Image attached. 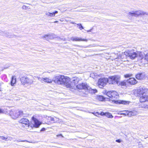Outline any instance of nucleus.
I'll use <instances>...</instances> for the list:
<instances>
[{
  "label": "nucleus",
  "mask_w": 148,
  "mask_h": 148,
  "mask_svg": "<svg viewBox=\"0 0 148 148\" xmlns=\"http://www.w3.org/2000/svg\"><path fill=\"white\" fill-rule=\"evenodd\" d=\"M63 78H64V75H58L54 78L53 80L55 83L62 85Z\"/></svg>",
  "instance_id": "6"
},
{
  "label": "nucleus",
  "mask_w": 148,
  "mask_h": 148,
  "mask_svg": "<svg viewBox=\"0 0 148 148\" xmlns=\"http://www.w3.org/2000/svg\"><path fill=\"white\" fill-rule=\"evenodd\" d=\"M132 76V74H126V75H124V77L125 78H127V77H131Z\"/></svg>",
  "instance_id": "35"
},
{
  "label": "nucleus",
  "mask_w": 148,
  "mask_h": 148,
  "mask_svg": "<svg viewBox=\"0 0 148 148\" xmlns=\"http://www.w3.org/2000/svg\"><path fill=\"white\" fill-rule=\"evenodd\" d=\"M58 13V11H55L54 12L51 13L49 12H46L45 14L47 16H50V17H53L55 16V14Z\"/></svg>",
  "instance_id": "18"
},
{
  "label": "nucleus",
  "mask_w": 148,
  "mask_h": 148,
  "mask_svg": "<svg viewBox=\"0 0 148 148\" xmlns=\"http://www.w3.org/2000/svg\"><path fill=\"white\" fill-rule=\"evenodd\" d=\"M145 77V74L144 73H138L136 75V78L138 80H144Z\"/></svg>",
  "instance_id": "12"
},
{
  "label": "nucleus",
  "mask_w": 148,
  "mask_h": 148,
  "mask_svg": "<svg viewBox=\"0 0 148 148\" xmlns=\"http://www.w3.org/2000/svg\"><path fill=\"white\" fill-rule=\"evenodd\" d=\"M16 78L14 76H12V80L11 82V85L12 86H13L14 84L16 83Z\"/></svg>",
  "instance_id": "23"
},
{
  "label": "nucleus",
  "mask_w": 148,
  "mask_h": 148,
  "mask_svg": "<svg viewBox=\"0 0 148 148\" xmlns=\"http://www.w3.org/2000/svg\"><path fill=\"white\" fill-rule=\"evenodd\" d=\"M141 107L145 109H148V105L145 104H142Z\"/></svg>",
  "instance_id": "32"
},
{
  "label": "nucleus",
  "mask_w": 148,
  "mask_h": 148,
  "mask_svg": "<svg viewBox=\"0 0 148 148\" xmlns=\"http://www.w3.org/2000/svg\"><path fill=\"white\" fill-rule=\"evenodd\" d=\"M21 81L22 84H31L33 83L34 78L31 76L24 77L21 78Z\"/></svg>",
  "instance_id": "2"
},
{
  "label": "nucleus",
  "mask_w": 148,
  "mask_h": 148,
  "mask_svg": "<svg viewBox=\"0 0 148 148\" xmlns=\"http://www.w3.org/2000/svg\"><path fill=\"white\" fill-rule=\"evenodd\" d=\"M14 36V35H13L11 33H9L7 32V34H5V36L7 37L10 38L13 37Z\"/></svg>",
  "instance_id": "28"
},
{
  "label": "nucleus",
  "mask_w": 148,
  "mask_h": 148,
  "mask_svg": "<svg viewBox=\"0 0 148 148\" xmlns=\"http://www.w3.org/2000/svg\"><path fill=\"white\" fill-rule=\"evenodd\" d=\"M57 138H64V137L61 134H60L56 135Z\"/></svg>",
  "instance_id": "37"
},
{
  "label": "nucleus",
  "mask_w": 148,
  "mask_h": 148,
  "mask_svg": "<svg viewBox=\"0 0 148 148\" xmlns=\"http://www.w3.org/2000/svg\"><path fill=\"white\" fill-rule=\"evenodd\" d=\"M112 91H110L107 92L106 93V95L111 99V95H112Z\"/></svg>",
  "instance_id": "31"
},
{
  "label": "nucleus",
  "mask_w": 148,
  "mask_h": 148,
  "mask_svg": "<svg viewBox=\"0 0 148 148\" xmlns=\"http://www.w3.org/2000/svg\"><path fill=\"white\" fill-rule=\"evenodd\" d=\"M119 103L120 104H123L128 105L129 104L130 102L123 100H120L119 101Z\"/></svg>",
  "instance_id": "24"
},
{
  "label": "nucleus",
  "mask_w": 148,
  "mask_h": 148,
  "mask_svg": "<svg viewBox=\"0 0 148 148\" xmlns=\"http://www.w3.org/2000/svg\"><path fill=\"white\" fill-rule=\"evenodd\" d=\"M4 111L2 109L0 108V114L3 113Z\"/></svg>",
  "instance_id": "45"
},
{
  "label": "nucleus",
  "mask_w": 148,
  "mask_h": 148,
  "mask_svg": "<svg viewBox=\"0 0 148 148\" xmlns=\"http://www.w3.org/2000/svg\"><path fill=\"white\" fill-rule=\"evenodd\" d=\"M86 90L92 94L95 93L97 92V90L96 89H92L89 86L87 87Z\"/></svg>",
  "instance_id": "19"
},
{
  "label": "nucleus",
  "mask_w": 148,
  "mask_h": 148,
  "mask_svg": "<svg viewBox=\"0 0 148 148\" xmlns=\"http://www.w3.org/2000/svg\"><path fill=\"white\" fill-rule=\"evenodd\" d=\"M108 82V79L105 78H100L98 82V85L99 87L102 88L105 86Z\"/></svg>",
  "instance_id": "8"
},
{
  "label": "nucleus",
  "mask_w": 148,
  "mask_h": 148,
  "mask_svg": "<svg viewBox=\"0 0 148 148\" xmlns=\"http://www.w3.org/2000/svg\"><path fill=\"white\" fill-rule=\"evenodd\" d=\"M138 148H143V147L142 144H139L138 145Z\"/></svg>",
  "instance_id": "40"
},
{
  "label": "nucleus",
  "mask_w": 148,
  "mask_h": 148,
  "mask_svg": "<svg viewBox=\"0 0 148 148\" xmlns=\"http://www.w3.org/2000/svg\"><path fill=\"white\" fill-rule=\"evenodd\" d=\"M128 14L131 16L137 17L140 15H148V14L142 11L139 10L138 11H132L129 12Z\"/></svg>",
  "instance_id": "3"
},
{
  "label": "nucleus",
  "mask_w": 148,
  "mask_h": 148,
  "mask_svg": "<svg viewBox=\"0 0 148 148\" xmlns=\"http://www.w3.org/2000/svg\"><path fill=\"white\" fill-rule=\"evenodd\" d=\"M119 95L117 92L112 91V95H111V99L112 100H114V99H117L118 98Z\"/></svg>",
  "instance_id": "15"
},
{
  "label": "nucleus",
  "mask_w": 148,
  "mask_h": 148,
  "mask_svg": "<svg viewBox=\"0 0 148 148\" xmlns=\"http://www.w3.org/2000/svg\"><path fill=\"white\" fill-rule=\"evenodd\" d=\"M2 139H5V138H2Z\"/></svg>",
  "instance_id": "53"
},
{
  "label": "nucleus",
  "mask_w": 148,
  "mask_h": 148,
  "mask_svg": "<svg viewBox=\"0 0 148 148\" xmlns=\"http://www.w3.org/2000/svg\"><path fill=\"white\" fill-rule=\"evenodd\" d=\"M81 81L80 79L78 77H74L73 78L72 81H70V85L71 87L70 88H73L75 86H76Z\"/></svg>",
  "instance_id": "7"
},
{
  "label": "nucleus",
  "mask_w": 148,
  "mask_h": 148,
  "mask_svg": "<svg viewBox=\"0 0 148 148\" xmlns=\"http://www.w3.org/2000/svg\"><path fill=\"white\" fill-rule=\"evenodd\" d=\"M127 82L131 85H134L137 82V81L134 78H130L127 80Z\"/></svg>",
  "instance_id": "16"
},
{
  "label": "nucleus",
  "mask_w": 148,
  "mask_h": 148,
  "mask_svg": "<svg viewBox=\"0 0 148 148\" xmlns=\"http://www.w3.org/2000/svg\"><path fill=\"white\" fill-rule=\"evenodd\" d=\"M91 30H92V29H90V30H88V31H87V32H91Z\"/></svg>",
  "instance_id": "50"
},
{
  "label": "nucleus",
  "mask_w": 148,
  "mask_h": 148,
  "mask_svg": "<svg viewBox=\"0 0 148 148\" xmlns=\"http://www.w3.org/2000/svg\"><path fill=\"white\" fill-rule=\"evenodd\" d=\"M139 56L141 57V58H143V53L142 52H140L139 54Z\"/></svg>",
  "instance_id": "39"
},
{
  "label": "nucleus",
  "mask_w": 148,
  "mask_h": 148,
  "mask_svg": "<svg viewBox=\"0 0 148 148\" xmlns=\"http://www.w3.org/2000/svg\"><path fill=\"white\" fill-rule=\"evenodd\" d=\"M146 77L148 79V75H147V76H146Z\"/></svg>",
  "instance_id": "52"
},
{
  "label": "nucleus",
  "mask_w": 148,
  "mask_h": 148,
  "mask_svg": "<svg viewBox=\"0 0 148 148\" xmlns=\"http://www.w3.org/2000/svg\"><path fill=\"white\" fill-rule=\"evenodd\" d=\"M106 113H104L103 112H102L101 113V115L102 116H105Z\"/></svg>",
  "instance_id": "43"
},
{
  "label": "nucleus",
  "mask_w": 148,
  "mask_h": 148,
  "mask_svg": "<svg viewBox=\"0 0 148 148\" xmlns=\"http://www.w3.org/2000/svg\"><path fill=\"white\" fill-rule=\"evenodd\" d=\"M39 81H40V82H41L42 83H43V78H41L39 77H37Z\"/></svg>",
  "instance_id": "36"
},
{
  "label": "nucleus",
  "mask_w": 148,
  "mask_h": 148,
  "mask_svg": "<svg viewBox=\"0 0 148 148\" xmlns=\"http://www.w3.org/2000/svg\"><path fill=\"white\" fill-rule=\"evenodd\" d=\"M43 83L47 82L48 83H51L52 81L51 79L48 78H43Z\"/></svg>",
  "instance_id": "21"
},
{
  "label": "nucleus",
  "mask_w": 148,
  "mask_h": 148,
  "mask_svg": "<svg viewBox=\"0 0 148 148\" xmlns=\"http://www.w3.org/2000/svg\"><path fill=\"white\" fill-rule=\"evenodd\" d=\"M127 56H128L132 59H134L138 56V54L132 51H128L125 53Z\"/></svg>",
  "instance_id": "9"
},
{
  "label": "nucleus",
  "mask_w": 148,
  "mask_h": 148,
  "mask_svg": "<svg viewBox=\"0 0 148 148\" xmlns=\"http://www.w3.org/2000/svg\"><path fill=\"white\" fill-rule=\"evenodd\" d=\"M52 36V35L50 34L45 35L43 36V38H45L46 40H49V39L51 38Z\"/></svg>",
  "instance_id": "22"
},
{
  "label": "nucleus",
  "mask_w": 148,
  "mask_h": 148,
  "mask_svg": "<svg viewBox=\"0 0 148 148\" xmlns=\"http://www.w3.org/2000/svg\"><path fill=\"white\" fill-rule=\"evenodd\" d=\"M88 86L85 83H79L77 85L76 87L77 88L79 89H84L86 90L87 87Z\"/></svg>",
  "instance_id": "11"
},
{
  "label": "nucleus",
  "mask_w": 148,
  "mask_h": 148,
  "mask_svg": "<svg viewBox=\"0 0 148 148\" xmlns=\"http://www.w3.org/2000/svg\"><path fill=\"white\" fill-rule=\"evenodd\" d=\"M62 82L63 83L62 85L66 86L67 88H70V87H71L70 85V79L69 77L64 75V78L63 79Z\"/></svg>",
  "instance_id": "4"
},
{
  "label": "nucleus",
  "mask_w": 148,
  "mask_h": 148,
  "mask_svg": "<svg viewBox=\"0 0 148 148\" xmlns=\"http://www.w3.org/2000/svg\"><path fill=\"white\" fill-rule=\"evenodd\" d=\"M120 79L119 80L117 84L118 85H121L122 86H125L126 85V82L124 81L120 82Z\"/></svg>",
  "instance_id": "25"
},
{
  "label": "nucleus",
  "mask_w": 148,
  "mask_h": 148,
  "mask_svg": "<svg viewBox=\"0 0 148 148\" xmlns=\"http://www.w3.org/2000/svg\"><path fill=\"white\" fill-rule=\"evenodd\" d=\"M13 112H14V115H15V113H16L17 112V111H12V110Z\"/></svg>",
  "instance_id": "47"
},
{
  "label": "nucleus",
  "mask_w": 148,
  "mask_h": 148,
  "mask_svg": "<svg viewBox=\"0 0 148 148\" xmlns=\"http://www.w3.org/2000/svg\"><path fill=\"white\" fill-rule=\"evenodd\" d=\"M71 23L72 24H76V23H75V22H71Z\"/></svg>",
  "instance_id": "48"
},
{
  "label": "nucleus",
  "mask_w": 148,
  "mask_h": 148,
  "mask_svg": "<svg viewBox=\"0 0 148 148\" xmlns=\"http://www.w3.org/2000/svg\"><path fill=\"white\" fill-rule=\"evenodd\" d=\"M140 101L141 102H143L147 101V95L143 91L140 90Z\"/></svg>",
  "instance_id": "10"
},
{
  "label": "nucleus",
  "mask_w": 148,
  "mask_h": 148,
  "mask_svg": "<svg viewBox=\"0 0 148 148\" xmlns=\"http://www.w3.org/2000/svg\"><path fill=\"white\" fill-rule=\"evenodd\" d=\"M7 34V32L6 31H2L0 30V35H2L3 36H5V34Z\"/></svg>",
  "instance_id": "30"
},
{
  "label": "nucleus",
  "mask_w": 148,
  "mask_h": 148,
  "mask_svg": "<svg viewBox=\"0 0 148 148\" xmlns=\"http://www.w3.org/2000/svg\"><path fill=\"white\" fill-rule=\"evenodd\" d=\"M45 129L44 128H42L40 130L41 131H44L45 130Z\"/></svg>",
  "instance_id": "46"
},
{
  "label": "nucleus",
  "mask_w": 148,
  "mask_h": 148,
  "mask_svg": "<svg viewBox=\"0 0 148 148\" xmlns=\"http://www.w3.org/2000/svg\"><path fill=\"white\" fill-rule=\"evenodd\" d=\"M33 120L34 122V124L33 125L34 127L38 128L39 127L40 125L41 124V122L34 117H33Z\"/></svg>",
  "instance_id": "14"
},
{
  "label": "nucleus",
  "mask_w": 148,
  "mask_h": 148,
  "mask_svg": "<svg viewBox=\"0 0 148 148\" xmlns=\"http://www.w3.org/2000/svg\"><path fill=\"white\" fill-rule=\"evenodd\" d=\"M19 122L25 125L27 127H29V120L25 118H23L19 121Z\"/></svg>",
  "instance_id": "13"
},
{
  "label": "nucleus",
  "mask_w": 148,
  "mask_h": 148,
  "mask_svg": "<svg viewBox=\"0 0 148 148\" xmlns=\"http://www.w3.org/2000/svg\"><path fill=\"white\" fill-rule=\"evenodd\" d=\"M120 78L119 75L110 76L108 79V82L110 84H117Z\"/></svg>",
  "instance_id": "1"
},
{
  "label": "nucleus",
  "mask_w": 148,
  "mask_h": 148,
  "mask_svg": "<svg viewBox=\"0 0 148 148\" xmlns=\"http://www.w3.org/2000/svg\"><path fill=\"white\" fill-rule=\"evenodd\" d=\"M77 27H79V29L80 30H82L84 29L83 27L82 26L81 24L80 23L77 24Z\"/></svg>",
  "instance_id": "33"
},
{
  "label": "nucleus",
  "mask_w": 148,
  "mask_h": 148,
  "mask_svg": "<svg viewBox=\"0 0 148 148\" xmlns=\"http://www.w3.org/2000/svg\"><path fill=\"white\" fill-rule=\"evenodd\" d=\"M49 118V119L51 120V122H55L57 121V119L55 117H50Z\"/></svg>",
  "instance_id": "27"
},
{
  "label": "nucleus",
  "mask_w": 148,
  "mask_h": 148,
  "mask_svg": "<svg viewBox=\"0 0 148 148\" xmlns=\"http://www.w3.org/2000/svg\"><path fill=\"white\" fill-rule=\"evenodd\" d=\"M58 22V21H55L54 22V23H57Z\"/></svg>",
  "instance_id": "51"
},
{
  "label": "nucleus",
  "mask_w": 148,
  "mask_h": 148,
  "mask_svg": "<svg viewBox=\"0 0 148 148\" xmlns=\"http://www.w3.org/2000/svg\"><path fill=\"white\" fill-rule=\"evenodd\" d=\"M147 101H148V95H147Z\"/></svg>",
  "instance_id": "49"
},
{
  "label": "nucleus",
  "mask_w": 148,
  "mask_h": 148,
  "mask_svg": "<svg viewBox=\"0 0 148 148\" xmlns=\"http://www.w3.org/2000/svg\"><path fill=\"white\" fill-rule=\"evenodd\" d=\"M116 141L118 143H120L121 142V139H116Z\"/></svg>",
  "instance_id": "44"
},
{
  "label": "nucleus",
  "mask_w": 148,
  "mask_h": 148,
  "mask_svg": "<svg viewBox=\"0 0 148 148\" xmlns=\"http://www.w3.org/2000/svg\"><path fill=\"white\" fill-rule=\"evenodd\" d=\"M30 125L29 124V127L30 126ZM31 126H30V127H31Z\"/></svg>",
  "instance_id": "54"
},
{
  "label": "nucleus",
  "mask_w": 148,
  "mask_h": 148,
  "mask_svg": "<svg viewBox=\"0 0 148 148\" xmlns=\"http://www.w3.org/2000/svg\"><path fill=\"white\" fill-rule=\"evenodd\" d=\"M137 112L136 111H129V112H128V116L131 117L132 116H134L137 115Z\"/></svg>",
  "instance_id": "20"
},
{
  "label": "nucleus",
  "mask_w": 148,
  "mask_h": 148,
  "mask_svg": "<svg viewBox=\"0 0 148 148\" xmlns=\"http://www.w3.org/2000/svg\"><path fill=\"white\" fill-rule=\"evenodd\" d=\"M105 116L109 118H112L113 117L111 114L108 112H106Z\"/></svg>",
  "instance_id": "26"
},
{
  "label": "nucleus",
  "mask_w": 148,
  "mask_h": 148,
  "mask_svg": "<svg viewBox=\"0 0 148 148\" xmlns=\"http://www.w3.org/2000/svg\"><path fill=\"white\" fill-rule=\"evenodd\" d=\"M27 7L25 5H23L22 7V8L23 9L26 10V9Z\"/></svg>",
  "instance_id": "42"
},
{
  "label": "nucleus",
  "mask_w": 148,
  "mask_h": 148,
  "mask_svg": "<svg viewBox=\"0 0 148 148\" xmlns=\"http://www.w3.org/2000/svg\"><path fill=\"white\" fill-rule=\"evenodd\" d=\"M145 60L148 61V53H147L145 55Z\"/></svg>",
  "instance_id": "38"
},
{
  "label": "nucleus",
  "mask_w": 148,
  "mask_h": 148,
  "mask_svg": "<svg viewBox=\"0 0 148 148\" xmlns=\"http://www.w3.org/2000/svg\"><path fill=\"white\" fill-rule=\"evenodd\" d=\"M14 112L12 111H10L9 113L10 115L13 119H16L19 116H22L23 114V111H17V112L15 113V115L14 114Z\"/></svg>",
  "instance_id": "5"
},
{
  "label": "nucleus",
  "mask_w": 148,
  "mask_h": 148,
  "mask_svg": "<svg viewBox=\"0 0 148 148\" xmlns=\"http://www.w3.org/2000/svg\"><path fill=\"white\" fill-rule=\"evenodd\" d=\"M71 40L73 41H87V40L86 39H82L81 38L77 37H72L71 38Z\"/></svg>",
  "instance_id": "17"
},
{
  "label": "nucleus",
  "mask_w": 148,
  "mask_h": 148,
  "mask_svg": "<svg viewBox=\"0 0 148 148\" xmlns=\"http://www.w3.org/2000/svg\"><path fill=\"white\" fill-rule=\"evenodd\" d=\"M122 112H123L121 113V114L124 115L125 116L128 115V112H129V111H123Z\"/></svg>",
  "instance_id": "29"
},
{
  "label": "nucleus",
  "mask_w": 148,
  "mask_h": 148,
  "mask_svg": "<svg viewBox=\"0 0 148 148\" xmlns=\"http://www.w3.org/2000/svg\"><path fill=\"white\" fill-rule=\"evenodd\" d=\"M98 98V99L100 101H103L104 99V98L103 96H99Z\"/></svg>",
  "instance_id": "34"
},
{
  "label": "nucleus",
  "mask_w": 148,
  "mask_h": 148,
  "mask_svg": "<svg viewBox=\"0 0 148 148\" xmlns=\"http://www.w3.org/2000/svg\"><path fill=\"white\" fill-rule=\"evenodd\" d=\"M18 142H24V141H27V142H29V143H33L32 141H27V140H21V141H18L17 140Z\"/></svg>",
  "instance_id": "41"
}]
</instances>
